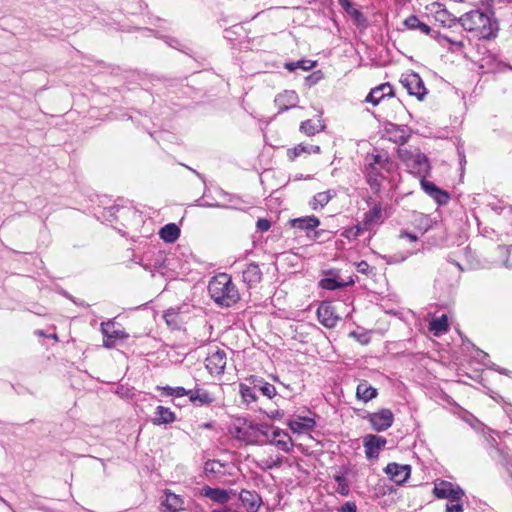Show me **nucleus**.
Returning <instances> with one entry per match:
<instances>
[{
  "label": "nucleus",
  "instance_id": "5",
  "mask_svg": "<svg viewBox=\"0 0 512 512\" xmlns=\"http://www.w3.org/2000/svg\"><path fill=\"white\" fill-rule=\"evenodd\" d=\"M364 419L370 423L374 431L383 432L393 425L394 414L390 409L383 408L374 413H367Z\"/></svg>",
  "mask_w": 512,
  "mask_h": 512
},
{
  "label": "nucleus",
  "instance_id": "9",
  "mask_svg": "<svg viewBox=\"0 0 512 512\" xmlns=\"http://www.w3.org/2000/svg\"><path fill=\"white\" fill-rule=\"evenodd\" d=\"M384 472L397 485H402L410 477L411 467L407 464H398L392 462L385 467Z\"/></svg>",
  "mask_w": 512,
  "mask_h": 512
},
{
  "label": "nucleus",
  "instance_id": "14",
  "mask_svg": "<svg viewBox=\"0 0 512 512\" xmlns=\"http://www.w3.org/2000/svg\"><path fill=\"white\" fill-rule=\"evenodd\" d=\"M386 133L389 136V140L402 146L408 142L410 138V130L407 126H401L394 123H389L386 128Z\"/></svg>",
  "mask_w": 512,
  "mask_h": 512
},
{
  "label": "nucleus",
  "instance_id": "4",
  "mask_svg": "<svg viewBox=\"0 0 512 512\" xmlns=\"http://www.w3.org/2000/svg\"><path fill=\"white\" fill-rule=\"evenodd\" d=\"M400 82L406 88L409 95L415 96L420 101H422L428 93L418 73L410 72L403 74Z\"/></svg>",
  "mask_w": 512,
  "mask_h": 512
},
{
  "label": "nucleus",
  "instance_id": "49",
  "mask_svg": "<svg viewBox=\"0 0 512 512\" xmlns=\"http://www.w3.org/2000/svg\"><path fill=\"white\" fill-rule=\"evenodd\" d=\"M165 43L167 45H169L170 47L172 48H175L177 50H181V47H182V44L180 43V41L174 37H170V36H165L163 37Z\"/></svg>",
  "mask_w": 512,
  "mask_h": 512
},
{
  "label": "nucleus",
  "instance_id": "28",
  "mask_svg": "<svg viewBox=\"0 0 512 512\" xmlns=\"http://www.w3.org/2000/svg\"><path fill=\"white\" fill-rule=\"evenodd\" d=\"M202 493L205 497L219 504H225L230 500V495L225 489L205 486Z\"/></svg>",
  "mask_w": 512,
  "mask_h": 512
},
{
  "label": "nucleus",
  "instance_id": "31",
  "mask_svg": "<svg viewBox=\"0 0 512 512\" xmlns=\"http://www.w3.org/2000/svg\"><path fill=\"white\" fill-rule=\"evenodd\" d=\"M320 151H321V149L317 145L300 143V144L296 145L294 148L289 149L287 152V156H288L289 160L293 161L303 153L318 154V153H320Z\"/></svg>",
  "mask_w": 512,
  "mask_h": 512
},
{
  "label": "nucleus",
  "instance_id": "27",
  "mask_svg": "<svg viewBox=\"0 0 512 512\" xmlns=\"http://www.w3.org/2000/svg\"><path fill=\"white\" fill-rule=\"evenodd\" d=\"M240 500L247 507L248 512H257L260 507L261 498L256 492L242 490Z\"/></svg>",
  "mask_w": 512,
  "mask_h": 512
},
{
  "label": "nucleus",
  "instance_id": "38",
  "mask_svg": "<svg viewBox=\"0 0 512 512\" xmlns=\"http://www.w3.org/2000/svg\"><path fill=\"white\" fill-rule=\"evenodd\" d=\"M223 469L224 465L216 460H208L204 465V472L207 476L223 474Z\"/></svg>",
  "mask_w": 512,
  "mask_h": 512
},
{
  "label": "nucleus",
  "instance_id": "10",
  "mask_svg": "<svg viewBox=\"0 0 512 512\" xmlns=\"http://www.w3.org/2000/svg\"><path fill=\"white\" fill-rule=\"evenodd\" d=\"M319 322L326 328H333L340 320L335 313V308L330 302H322L317 309Z\"/></svg>",
  "mask_w": 512,
  "mask_h": 512
},
{
  "label": "nucleus",
  "instance_id": "6",
  "mask_svg": "<svg viewBox=\"0 0 512 512\" xmlns=\"http://www.w3.org/2000/svg\"><path fill=\"white\" fill-rule=\"evenodd\" d=\"M433 493L436 498L447 499L448 502L461 501L465 495V492L461 487L455 486L448 481H441L440 483L435 484Z\"/></svg>",
  "mask_w": 512,
  "mask_h": 512
},
{
  "label": "nucleus",
  "instance_id": "53",
  "mask_svg": "<svg viewBox=\"0 0 512 512\" xmlns=\"http://www.w3.org/2000/svg\"><path fill=\"white\" fill-rule=\"evenodd\" d=\"M338 3L347 13H351L353 7L350 0H338Z\"/></svg>",
  "mask_w": 512,
  "mask_h": 512
},
{
  "label": "nucleus",
  "instance_id": "12",
  "mask_svg": "<svg viewBox=\"0 0 512 512\" xmlns=\"http://www.w3.org/2000/svg\"><path fill=\"white\" fill-rule=\"evenodd\" d=\"M188 397L189 401L197 407L209 406L216 400L212 393L199 386L189 389Z\"/></svg>",
  "mask_w": 512,
  "mask_h": 512
},
{
  "label": "nucleus",
  "instance_id": "42",
  "mask_svg": "<svg viewBox=\"0 0 512 512\" xmlns=\"http://www.w3.org/2000/svg\"><path fill=\"white\" fill-rule=\"evenodd\" d=\"M416 30H419L423 34L430 35L433 39H436V40H438L441 37V34L439 31L433 30L430 26H428L427 24H425L422 21H420Z\"/></svg>",
  "mask_w": 512,
  "mask_h": 512
},
{
  "label": "nucleus",
  "instance_id": "17",
  "mask_svg": "<svg viewBox=\"0 0 512 512\" xmlns=\"http://www.w3.org/2000/svg\"><path fill=\"white\" fill-rule=\"evenodd\" d=\"M408 168L411 172L418 174L422 179L430 172L431 166L428 157L416 149L415 158L409 164Z\"/></svg>",
  "mask_w": 512,
  "mask_h": 512
},
{
  "label": "nucleus",
  "instance_id": "34",
  "mask_svg": "<svg viewBox=\"0 0 512 512\" xmlns=\"http://www.w3.org/2000/svg\"><path fill=\"white\" fill-rule=\"evenodd\" d=\"M324 129V125L321 120H306L300 125V131L307 136H313Z\"/></svg>",
  "mask_w": 512,
  "mask_h": 512
},
{
  "label": "nucleus",
  "instance_id": "13",
  "mask_svg": "<svg viewBox=\"0 0 512 512\" xmlns=\"http://www.w3.org/2000/svg\"><path fill=\"white\" fill-rule=\"evenodd\" d=\"M421 187L431 198H433L438 205H445L450 200V195L447 191L442 190L433 182L426 179H421Z\"/></svg>",
  "mask_w": 512,
  "mask_h": 512
},
{
  "label": "nucleus",
  "instance_id": "57",
  "mask_svg": "<svg viewBox=\"0 0 512 512\" xmlns=\"http://www.w3.org/2000/svg\"><path fill=\"white\" fill-rule=\"evenodd\" d=\"M283 416H284V411H282V410L272 411L271 414L269 415V417L271 419H281Z\"/></svg>",
  "mask_w": 512,
  "mask_h": 512
},
{
  "label": "nucleus",
  "instance_id": "35",
  "mask_svg": "<svg viewBox=\"0 0 512 512\" xmlns=\"http://www.w3.org/2000/svg\"><path fill=\"white\" fill-rule=\"evenodd\" d=\"M448 328H449V324H448V318L446 315H441L440 317L433 318L429 324V329L436 336L447 332Z\"/></svg>",
  "mask_w": 512,
  "mask_h": 512
},
{
  "label": "nucleus",
  "instance_id": "52",
  "mask_svg": "<svg viewBox=\"0 0 512 512\" xmlns=\"http://www.w3.org/2000/svg\"><path fill=\"white\" fill-rule=\"evenodd\" d=\"M196 205L197 206H202V207L232 208V206L221 205L219 203H215V204H212V203H202L201 199H197L196 200ZM234 207L235 206H233V208Z\"/></svg>",
  "mask_w": 512,
  "mask_h": 512
},
{
  "label": "nucleus",
  "instance_id": "20",
  "mask_svg": "<svg viewBox=\"0 0 512 512\" xmlns=\"http://www.w3.org/2000/svg\"><path fill=\"white\" fill-rule=\"evenodd\" d=\"M269 441L284 452L288 453L292 450L293 444L291 437L287 432L279 428L273 430L272 437Z\"/></svg>",
  "mask_w": 512,
  "mask_h": 512
},
{
  "label": "nucleus",
  "instance_id": "3",
  "mask_svg": "<svg viewBox=\"0 0 512 512\" xmlns=\"http://www.w3.org/2000/svg\"><path fill=\"white\" fill-rule=\"evenodd\" d=\"M393 163L386 154H372L366 157L364 175L367 184L374 193L381 191L382 182L386 179L384 172L390 173Z\"/></svg>",
  "mask_w": 512,
  "mask_h": 512
},
{
  "label": "nucleus",
  "instance_id": "32",
  "mask_svg": "<svg viewBox=\"0 0 512 512\" xmlns=\"http://www.w3.org/2000/svg\"><path fill=\"white\" fill-rule=\"evenodd\" d=\"M159 236L166 243H174L180 236V229L175 223H169L160 229Z\"/></svg>",
  "mask_w": 512,
  "mask_h": 512
},
{
  "label": "nucleus",
  "instance_id": "46",
  "mask_svg": "<svg viewBox=\"0 0 512 512\" xmlns=\"http://www.w3.org/2000/svg\"><path fill=\"white\" fill-rule=\"evenodd\" d=\"M337 512H357V505L354 501H347L337 508Z\"/></svg>",
  "mask_w": 512,
  "mask_h": 512
},
{
  "label": "nucleus",
  "instance_id": "58",
  "mask_svg": "<svg viewBox=\"0 0 512 512\" xmlns=\"http://www.w3.org/2000/svg\"><path fill=\"white\" fill-rule=\"evenodd\" d=\"M458 156H459L460 165L462 166L464 163H466L465 154L463 151H460L458 149Z\"/></svg>",
  "mask_w": 512,
  "mask_h": 512
},
{
  "label": "nucleus",
  "instance_id": "40",
  "mask_svg": "<svg viewBox=\"0 0 512 512\" xmlns=\"http://www.w3.org/2000/svg\"><path fill=\"white\" fill-rule=\"evenodd\" d=\"M334 480L337 483V493L342 496H348L350 493V487L346 477L343 474H336L334 475Z\"/></svg>",
  "mask_w": 512,
  "mask_h": 512
},
{
  "label": "nucleus",
  "instance_id": "55",
  "mask_svg": "<svg viewBox=\"0 0 512 512\" xmlns=\"http://www.w3.org/2000/svg\"><path fill=\"white\" fill-rule=\"evenodd\" d=\"M282 464V457H277L275 460H272L271 462H267V468H278Z\"/></svg>",
  "mask_w": 512,
  "mask_h": 512
},
{
  "label": "nucleus",
  "instance_id": "25",
  "mask_svg": "<svg viewBox=\"0 0 512 512\" xmlns=\"http://www.w3.org/2000/svg\"><path fill=\"white\" fill-rule=\"evenodd\" d=\"M243 281L249 286L258 284L262 279V272L256 263H250L242 273Z\"/></svg>",
  "mask_w": 512,
  "mask_h": 512
},
{
  "label": "nucleus",
  "instance_id": "7",
  "mask_svg": "<svg viewBox=\"0 0 512 512\" xmlns=\"http://www.w3.org/2000/svg\"><path fill=\"white\" fill-rule=\"evenodd\" d=\"M227 363L226 352L217 348L210 352L205 359V367L211 375H221L224 373Z\"/></svg>",
  "mask_w": 512,
  "mask_h": 512
},
{
  "label": "nucleus",
  "instance_id": "48",
  "mask_svg": "<svg viewBox=\"0 0 512 512\" xmlns=\"http://www.w3.org/2000/svg\"><path fill=\"white\" fill-rule=\"evenodd\" d=\"M271 223L268 219L259 218L256 222V228L260 232H266L270 229Z\"/></svg>",
  "mask_w": 512,
  "mask_h": 512
},
{
  "label": "nucleus",
  "instance_id": "21",
  "mask_svg": "<svg viewBox=\"0 0 512 512\" xmlns=\"http://www.w3.org/2000/svg\"><path fill=\"white\" fill-rule=\"evenodd\" d=\"M298 102V95L295 91L286 90L275 98V103L280 111H286L295 107Z\"/></svg>",
  "mask_w": 512,
  "mask_h": 512
},
{
  "label": "nucleus",
  "instance_id": "33",
  "mask_svg": "<svg viewBox=\"0 0 512 512\" xmlns=\"http://www.w3.org/2000/svg\"><path fill=\"white\" fill-rule=\"evenodd\" d=\"M315 421L312 418L304 417L297 420H290L288 426L295 433H303L311 430L315 426Z\"/></svg>",
  "mask_w": 512,
  "mask_h": 512
},
{
  "label": "nucleus",
  "instance_id": "64",
  "mask_svg": "<svg viewBox=\"0 0 512 512\" xmlns=\"http://www.w3.org/2000/svg\"><path fill=\"white\" fill-rule=\"evenodd\" d=\"M211 512H231L230 509L224 508V509H214Z\"/></svg>",
  "mask_w": 512,
  "mask_h": 512
},
{
  "label": "nucleus",
  "instance_id": "45",
  "mask_svg": "<svg viewBox=\"0 0 512 512\" xmlns=\"http://www.w3.org/2000/svg\"><path fill=\"white\" fill-rule=\"evenodd\" d=\"M419 23L420 19L416 15H410L403 21V25L409 30H416Z\"/></svg>",
  "mask_w": 512,
  "mask_h": 512
},
{
  "label": "nucleus",
  "instance_id": "44",
  "mask_svg": "<svg viewBox=\"0 0 512 512\" xmlns=\"http://www.w3.org/2000/svg\"><path fill=\"white\" fill-rule=\"evenodd\" d=\"M177 317H178V312L173 308L168 309L164 313V319L169 326L177 324V321H176Z\"/></svg>",
  "mask_w": 512,
  "mask_h": 512
},
{
  "label": "nucleus",
  "instance_id": "16",
  "mask_svg": "<svg viewBox=\"0 0 512 512\" xmlns=\"http://www.w3.org/2000/svg\"><path fill=\"white\" fill-rule=\"evenodd\" d=\"M393 87L389 83H383L371 89L365 98V101L372 105H378L385 97H393Z\"/></svg>",
  "mask_w": 512,
  "mask_h": 512
},
{
  "label": "nucleus",
  "instance_id": "11",
  "mask_svg": "<svg viewBox=\"0 0 512 512\" xmlns=\"http://www.w3.org/2000/svg\"><path fill=\"white\" fill-rule=\"evenodd\" d=\"M387 441L382 436L374 434H368L363 439V445L365 447V454L368 459L377 458L379 451L384 448Z\"/></svg>",
  "mask_w": 512,
  "mask_h": 512
},
{
  "label": "nucleus",
  "instance_id": "43",
  "mask_svg": "<svg viewBox=\"0 0 512 512\" xmlns=\"http://www.w3.org/2000/svg\"><path fill=\"white\" fill-rule=\"evenodd\" d=\"M119 211H120V207L117 205L111 206L109 208H105L102 213V217L109 222H113L114 220L117 219L116 213Z\"/></svg>",
  "mask_w": 512,
  "mask_h": 512
},
{
  "label": "nucleus",
  "instance_id": "22",
  "mask_svg": "<svg viewBox=\"0 0 512 512\" xmlns=\"http://www.w3.org/2000/svg\"><path fill=\"white\" fill-rule=\"evenodd\" d=\"M490 456L498 464H500L512 478V456H510L504 449L499 447L492 448Z\"/></svg>",
  "mask_w": 512,
  "mask_h": 512
},
{
  "label": "nucleus",
  "instance_id": "60",
  "mask_svg": "<svg viewBox=\"0 0 512 512\" xmlns=\"http://www.w3.org/2000/svg\"><path fill=\"white\" fill-rule=\"evenodd\" d=\"M306 80L310 82V84H315L318 81V77H315V74L309 75Z\"/></svg>",
  "mask_w": 512,
  "mask_h": 512
},
{
  "label": "nucleus",
  "instance_id": "29",
  "mask_svg": "<svg viewBox=\"0 0 512 512\" xmlns=\"http://www.w3.org/2000/svg\"><path fill=\"white\" fill-rule=\"evenodd\" d=\"M378 395V391L375 387L371 386L366 380L361 381L356 388V396L363 402H368Z\"/></svg>",
  "mask_w": 512,
  "mask_h": 512
},
{
  "label": "nucleus",
  "instance_id": "19",
  "mask_svg": "<svg viewBox=\"0 0 512 512\" xmlns=\"http://www.w3.org/2000/svg\"><path fill=\"white\" fill-rule=\"evenodd\" d=\"M385 218H386L385 208L383 207L381 202H376L364 214L363 224L366 228H368L374 224L382 222Z\"/></svg>",
  "mask_w": 512,
  "mask_h": 512
},
{
  "label": "nucleus",
  "instance_id": "37",
  "mask_svg": "<svg viewBox=\"0 0 512 512\" xmlns=\"http://www.w3.org/2000/svg\"><path fill=\"white\" fill-rule=\"evenodd\" d=\"M353 283H354L353 279H350V281L348 283H344V282H340L336 278H332V277H327L320 281L321 287L326 290H337V289L347 286L348 284H353Z\"/></svg>",
  "mask_w": 512,
  "mask_h": 512
},
{
  "label": "nucleus",
  "instance_id": "26",
  "mask_svg": "<svg viewBox=\"0 0 512 512\" xmlns=\"http://www.w3.org/2000/svg\"><path fill=\"white\" fill-rule=\"evenodd\" d=\"M336 196L335 190H326L323 192H319L313 196V198L309 201V206L312 210H318L325 207L331 199Z\"/></svg>",
  "mask_w": 512,
  "mask_h": 512
},
{
  "label": "nucleus",
  "instance_id": "1",
  "mask_svg": "<svg viewBox=\"0 0 512 512\" xmlns=\"http://www.w3.org/2000/svg\"><path fill=\"white\" fill-rule=\"evenodd\" d=\"M458 22L466 31L477 33L481 39H493L499 30L498 20L492 11L472 10L463 14Z\"/></svg>",
  "mask_w": 512,
  "mask_h": 512
},
{
  "label": "nucleus",
  "instance_id": "15",
  "mask_svg": "<svg viewBox=\"0 0 512 512\" xmlns=\"http://www.w3.org/2000/svg\"><path fill=\"white\" fill-rule=\"evenodd\" d=\"M248 383L253 385V388L260 392L268 399H273L277 396L276 388L273 384L267 382L263 377L257 375L248 376Z\"/></svg>",
  "mask_w": 512,
  "mask_h": 512
},
{
  "label": "nucleus",
  "instance_id": "50",
  "mask_svg": "<svg viewBox=\"0 0 512 512\" xmlns=\"http://www.w3.org/2000/svg\"><path fill=\"white\" fill-rule=\"evenodd\" d=\"M164 262H165V255L159 251L155 255L154 264H153L154 269H160V268L164 267Z\"/></svg>",
  "mask_w": 512,
  "mask_h": 512
},
{
  "label": "nucleus",
  "instance_id": "59",
  "mask_svg": "<svg viewBox=\"0 0 512 512\" xmlns=\"http://www.w3.org/2000/svg\"><path fill=\"white\" fill-rule=\"evenodd\" d=\"M222 193H223V195H225V196H228V197H229V201H230V202L236 203V202H238V201L240 200V199H239V197H237V196L230 195V194H228V193H226V192H223V191H222Z\"/></svg>",
  "mask_w": 512,
  "mask_h": 512
},
{
  "label": "nucleus",
  "instance_id": "54",
  "mask_svg": "<svg viewBox=\"0 0 512 512\" xmlns=\"http://www.w3.org/2000/svg\"><path fill=\"white\" fill-rule=\"evenodd\" d=\"M400 238L408 239L410 242H415L418 238L415 234L410 233L408 231H401Z\"/></svg>",
  "mask_w": 512,
  "mask_h": 512
},
{
  "label": "nucleus",
  "instance_id": "61",
  "mask_svg": "<svg viewBox=\"0 0 512 512\" xmlns=\"http://www.w3.org/2000/svg\"><path fill=\"white\" fill-rule=\"evenodd\" d=\"M349 14L352 15L354 18H359L362 15L359 10L354 8L351 9V13Z\"/></svg>",
  "mask_w": 512,
  "mask_h": 512
},
{
  "label": "nucleus",
  "instance_id": "63",
  "mask_svg": "<svg viewBox=\"0 0 512 512\" xmlns=\"http://www.w3.org/2000/svg\"><path fill=\"white\" fill-rule=\"evenodd\" d=\"M431 222H432V220L430 218H428V217L425 218V226H426L425 231H427L428 229H430L432 227Z\"/></svg>",
  "mask_w": 512,
  "mask_h": 512
},
{
  "label": "nucleus",
  "instance_id": "2",
  "mask_svg": "<svg viewBox=\"0 0 512 512\" xmlns=\"http://www.w3.org/2000/svg\"><path fill=\"white\" fill-rule=\"evenodd\" d=\"M208 292L213 301L221 307H231L240 299L236 285L226 273H220L209 281Z\"/></svg>",
  "mask_w": 512,
  "mask_h": 512
},
{
  "label": "nucleus",
  "instance_id": "39",
  "mask_svg": "<svg viewBox=\"0 0 512 512\" xmlns=\"http://www.w3.org/2000/svg\"><path fill=\"white\" fill-rule=\"evenodd\" d=\"M162 391V394L165 396H171V397H183L188 396L189 390L185 389L184 387H171V386H165V387H158Z\"/></svg>",
  "mask_w": 512,
  "mask_h": 512
},
{
  "label": "nucleus",
  "instance_id": "56",
  "mask_svg": "<svg viewBox=\"0 0 512 512\" xmlns=\"http://www.w3.org/2000/svg\"><path fill=\"white\" fill-rule=\"evenodd\" d=\"M324 233V230H316L314 229L311 231V237H308L309 239L316 241L321 238L322 234Z\"/></svg>",
  "mask_w": 512,
  "mask_h": 512
},
{
  "label": "nucleus",
  "instance_id": "51",
  "mask_svg": "<svg viewBox=\"0 0 512 512\" xmlns=\"http://www.w3.org/2000/svg\"><path fill=\"white\" fill-rule=\"evenodd\" d=\"M356 268H357V271L362 274H368V272L370 270L369 264L364 260L356 263Z\"/></svg>",
  "mask_w": 512,
  "mask_h": 512
},
{
  "label": "nucleus",
  "instance_id": "23",
  "mask_svg": "<svg viewBox=\"0 0 512 512\" xmlns=\"http://www.w3.org/2000/svg\"><path fill=\"white\" fill-rule=\"evenodd\" d=\"M162 505L165 506L166 512H179L184 508V500L180 495L166 490L165 500L162 502Z\"/></svg>",
  "mask_w": 512,
  "mask_h": 512
},
{
  "label": "nucleus",
  "instance_id": "36",
  "mask_svg": "<svg viewBox=\"0 0 512 512\" xmlns=\"http://www.w3.org/2000/svg\"><path fill=\"white\" fill-rule=\"evenodd\" d=\"M316 65L315 61L309 60V59H301L295 62H286L284 64V67L290 71L294 72L297 69H301L303 71H309L313 69Z\"/></svg>",
  "mask_w": 512,
  "mask_h": 512
},
{
  "label": "nucleus",
  "instance_id": "41",
  "mask_svg": "<svg viewBox=\"0 0 512 512\" xmlns=\"http://www.w3.org/2000/svg\"><path fill=\"white\" fill-rule=\"evenodd\" d=\"M397 154L399 158L406 164L408 167L409 164L413 161V158H415L416 155V149L414 151L409 150L407 148L399 147L397 150Z\"/></svg>",
  "mask_w": 512,
  "mask_h": 512
},
{
  "label": "nucleus",
  "instance_id": "8",
  "mask_svg": "<svg viewBox=\"0 0 512 512\" xmlns=\"http://www.w3.org/2000/svg\"><path fill=\"white\" fill-rule=\"evenodd\" d=\"M101 332L104 336L103 345L106 348H113L117 339L126 340L129 335L121 329H115V322L109 320L101 323Z\"/></svg>",
  "mask_w": 512,
  "mask_h": 512
},
{
  "label": "nucleus",
  "instance_id": "18",
  "mask_svg": "<svg viewBox=\"0 0 512 512\" xmlns=\"http://www.w3.org/2000/svg\"><path fill=\"white\" fill-rule=\"evenodd\" d=\"M290 225L293 228L304 231L307 237H311V231L320 225V220L316 216L310 215L292 219L290 220Z\"/></svg>",
  "mask_w": 512,
  "mask_h": 512
},
{
  "label": "nucleus",
  "instance_id": "30",
  "mask_svg": "<svg viewBox=\"0 0 512 512\" xmlns=\"http://www.w3.org/2000/svg\"><path fill=\"white\" fill-rule=\"evenodd\" d=\"M156 417L152 419L154 425L170 424L175 421L176 415L169 408L157 406L155 411Z\"/></svg>",
  "mask_w": 512,
  "mask_h": 512
},
{
  "label": "nucleus",
  "instance_id": "47",
  "mask_svg": "<svg viewBox=\"0 0 512 512\" xmlns=\"http://www.w3.org/2000/svg\"><path fill=\"white\" fill-rule=\"evenodd\" d=\"M445 512H463L461 501L447 502Z\"/></svg>",
  "mask_w": 512,
  "mask_h": 512
},
{
  "label": "nucleus",
  "instance_id": "24",
  "mask_svg": "<svg viewBox=\"0 0 512 512\" xmlns=\"http://www.w3.org/2000/svg\"><path fill=\"white\" fill-rule=\"evenodd\" d=\"M239 394L242 402L247 406L255 403L258 399L257 390L253 388V385L248 383V377L244 379V382L239 384Z\"/></svg>",
  "mask_w": 512,
  "mask_h": 512
},
{
  "label": "nucleus",
  "instance_id": "62",
  "mask_svg": "<svg viewBox=\"0 0 512 512\" xmlns=\"http://www.w3.org/2000/svg\"><path fill=\"white\" fill-rule=\"evenodd\" d=\"M477 352H478V356L481 357V361L483 363H485L484 359L488 358V354L481 350H477Z\"/></svg>",
  "mask_w": 512,
  "mask_h": 512
}]
</instances>
